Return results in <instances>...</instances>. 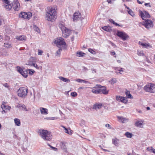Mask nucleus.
<instances>
[{"mask_svg": "<svg viewBox=\"0 0 155 155\" xmlns=\"http://www.w3.org/2000/svg\"><path fill=\"white\" fill-rule=\"evenodd\" d=\"M56 11L53 8H50L46 13V18L48 21H53L56 18Z\"/></svg>", "mask_w": 155, "mask_h": 155, "instance_id": "nucleus-1", "label": "nucleus"}, {"mask_svg": "<svg viewBox=\"0 0 155 155\" xmlns=\"http://www.w3.org/2000/svg\"><path fill=\"white\" fill-rule=\"evenodd\" d=\"M39 132L41 137L44 140L50 141L52 139V135L50 132L45 130H41Z\"/></svg>", "mask_w": 155, "mask_h": 155, "instance_id": "nucleus-2", "label": "nucleus"}, {"mask_svg": "<svg viewBox=\"0 0 155 155\" xmlns=\"http://www.w3.org/2000/svg\"><path fill=\"white\" fill-rule=\"evenodd\" d=\"M28 92V88L24 87H20L17 91L18 96L22 98H25L27 96Z\"/></svg>", "mask_w": 155, "mask_h": 155, "instance_id": "nucleus-3", "label": "nucleus"}, {"mask_svg": "<svg viewBox=\"0 0 155 155\" xmlns=\"http://www.w3.org/2000/svg\"><path fill=\"white\" fill-rule=\"evenodd\" d=\"M59 26L62 31V36L64 38H67L71 33L72 31L66 28L63 24H60Z\"/></svg>", "mask_w": 155, "mask_h": 155, "instance_id": "nucleus-4", "label": "nucleus"}, {"mask_svg": "<svg viewBox=\"0 0 155 155\" xmlns=\"http://www.w3.org/2000/svg\"><path fill=\"white\" fill-rule=\"evenodd\" d=\"M144 89L147 92L154 93L155 92V84L149 83L144 86Z\"/></svg>", "mask_w": 155, "mask_h": 155, "instance_id": "nucleus-5", "label": "nucleus"}, {"mask_svg": "<svg viewBox=\"0 0 155 155\" xmlns=\"http://www.w3.org/2000/svg\"><path fill=\"white\" fill-rule=\"evenodd\" d=\"M116 35L123 41L127 40L129 38V36L125 32L122 31H117Z\"/></svg>", "mask_w": 155, "mask_h": 155, "instance_id": "nucleus-6", "label": "nucleus"}, {"mask_svg": "<svg viewBox=\"0 0 155 155\" xmlns=\"http://www.w3.org/2000/svg\"><path fill=\"white\" fill-rule=\"evenodd\" d=\"M55 43L58 46V45H64V47L66 46V43L64 39L61 37H60L56 38L55 40Z\"/></svg>", "mask_w": 155, "mask_h": 155, "instance_id": "nucleus-7", "label": "nucleus"}, {"mask_svg": "<svg viewBox=\"0 0 155 155\" xmlns=\"http://www.w3.org/2000/svg\"><path fill=\"white\" fill-rule=\"evenodd\" d=\"M139 12L140 13V16L143 20H146L145 18H150V14L148 12L146 11H144L143 12H142L140 10H139Z\"/></svg>", "mask_w": 155, "mask_h": 155, "instance_id": "nucleus-8", "label": "nucleus"}, {"mask_svg": "<svg viewBox=\"0 0 155 155\" xmlns=\"http://www.w3.org/2000/svg\"><path fill=\"white\" fill-rule=\"evenodd\" d=\"M147 28L149 29L152 28L153 26V24L152 21L150 20H146L144 23L143 24Z\"/></svg>", "mask_w": 155, "mask_h": 155, "instance_id": "nucleus-9", "label": "nucleus"}, {"mask_svg": "<svg viewBox=\"0 0 155 155\" xmlns=\"http://www.w3.org/2000/svg\"><path fill=\"white\" fill-rule=\"evenodd\" d=\"M17 69L18 71L21 74L24 78H27L28 76V71L27 70L22 69L20 67H18Z\"/></svg>", "mask_w": 155, "mask_h": 155, "instance_id": "nucleus-10", "label": "nucleus"}, {"mask_svg": "<svg viewBox=\"0 0 155 155\" xmlns=\"http://www.w3.org/2000/svg\"><path fill=\"white\" fill-rule=\"evenodd\" d=\"M31 16L32 15L31 13H28V14L27 13L24 12H21L19 14L20 17L24 19H28L31 17Z\"/></svg>", "mask_w": 155, "mask_h": 155, "instance_id": "nucleus-11", "label": "nucleus"}, {"mask_svg": "<svg viewBox=\"0 0 155 155\" xmlns=\"http://www.w3.org/2000/svg\"><path fill=\"white\" fill-rule=\"evenodd\" d=\"M81 14L80 12H75L73 16V21H77L81 18Z\"/></svg>", "mask_w": 155, "mask_h": 155, "instance_id": "nucleus-12", "label": "nucleus"}, {"mask_svg": "<svg viewBox=\"0 0 155 155\" xmlns=\"http://www.w3.org/2000/svg\"><path fill=\"white\" fill-rule=\"evenodd\" d=\"M13 7L15 10L18 11L19 10L20 5L17 0L15 2H13L12 3Z\"/></svg>", "mask_w": 155, "mask_h": 155, "instance_id": "nucleus-13", "label": "nucleus"}, {"mask_svg": "<svg viewBox=\"0 0 155 155\" xmlns=\"http://www.w3.org/2000/svg\"><path fill=\"white\" fill-rule=\"evenodd\" d=\"M1 108L2 109V113H6L8 112V110L11 108V107L8 106H5L3 104L1 105Z\"/></svg>", "mask_w": 155, "mask_h": 155, "instance_id": "nucleus-14", "label": "nucleus"}, {"mask_svg": "<svg viewBox=\"0 0 155 155\" xmlns=\"http://www.w3.org/2000/svg\"><path fill=\"white\" fill-rule=\"evenodd\" d=\"M116 98L117 101H120L124 103H126L127 101L126 98L120 96H116Z\"/></svg>", "mask_w": 155, "mask_h": 155, "instance_id": "nucleus-15", "label": "nucleus"}, {"mask_svg": "<svg viewBox=\"0 0 155 155\" xmlns=\"http://www.w3.org/2000/svg\"><path fill=\"white\" fill-rule=\"evenodd\" d=\"M17 107L20 109H22L23 110L25 111H28V110L26 108V106L24 104H18L17 106Z\"/></svg>", "mask_w": 155, "mask_h": 155, "instance_id": "nucleus-16", "label": "nucleus"}, {"mask_svg": "<svg viewBox=\"0 0 155 155\" xmlns=\"http://www.w3.org/2000/svg\"><path fill=\"white\" fill-rule=\"evenodd\" d=\"M35 58L33 57H31L29 59V60L28 61L27 63L26 64V65H28L30 66H33L35 63L33 62L34 61Z\"/></svg>", "mask_w": 155, "mask_h": 155, "instance_id": "nucleus-17", "label": "nucleus"}, {"mask_svg": "<svg viewBox=\"0 0 155 155\" xmlns=\"http://www.w3.org/2000/svg\"><path fill=\"white\" fill-rule=\"evenodd\" d=\"M143 121H142V120L140 121L139 120H137L135 122L134 125L135 126H136V127H142V126L143 125Z\"/></svg>", "mask_w": 155, "mask_h": 155, "instance_id": "nucleus-18", "label": "nucleus"}, {"mask_svg": "<svg viewBox=\"0 0 155 155\" xmlns=\"http://www.w3.org/2000/svg\"><path fill=\"white\" fill-rule=\"evenodd\" d=\"M124 69L123 68H116L115 69V72L117 74L119 73L120 74H122L124 72Z\"/></svg>", "mask_w": 155, "mask_h": 155, "instance_id": "nucleus-19", "label": "nucleus"}, {"mask_svg": "<svg viewBox=\"0 0 155 155\" xmlns=\"http://www.w3.org/2000/svg\"><path fill=\"white\" fill-rule=\"evenodd\" d=\"M102 28L104 30L109 32H111L112 31L111 27L109 26L103 27H102Z\"/></svg>", "mask_w": 155, "mask_h": 155, "instance_id": "nucleus-20", "label": "nucleus"}, {"mask_svg": "<svg viewBox=\"0 0 155 155\" xmlns=\"http://www.w3.org/2000/svg\"><path fill=\"white\" fill-rule=\"evenodd\" d=\"M16 38L18 40L22 41L23 40L25 41L27 38L24 35H21L17 36Z\"/></svg>", "mask_w": 155, "mask_h": 155, "instance_id": "nucleus-21", "label": "nucleus"}, {"mask_svg": "<svg viewBox=\"0 0 155 155\" xmlns=\"http://www.w3.org/2000/svg\"><path fill=\"white\" fill-rule=\"evenodd\" d=\"M123 123H126V122L128 121V119L124 118L123 117H117Z\"/></svg>", "mask_w": 155, "mask_h": 155, "instance_id": "nucleus-22", "label": "nucleus"}, {"mask_svg": "<svg viewBox=\"0 0 155 155\" xmlns=\"http://www.w3.org/2000/svg\"><path fill=\"white\" fill-rule=\"evenodd\" d=\"M40 110L41 114H48V109L43 107H41Z\"/></svg>", "mask_w": 155, "mask_h": 155, "instance_id": "nucleus-23", "label": "nucleus"}, {"mask_svg": "<svg viewBox=\"0 0 155 155\" xmlns=\"http://www.w3.org/2000/svg\"><path fill=\"white\" fill-rule=\"evenodd\" d=\"M101 90V92L102 93L104 94H107L108 93V91L106 90V87H103V88L100 89Z\"/></svg>", "mask_w": 155, "mask_h": 155, "instance_id": "nucleus-24", "label": "nucleus"}, {"mask_svg": "<svg viewBox=\"0 0 155 155\" xmlns=\"http://www.w3.org/2000/svg\"><path fill=\"white\" fill-rule=\"evenodd\" d=\"M119 140L117 138L113 139V143L116 146H118L119 145Z\"/></svg>", "mask_w": 155, "mask_h": 155, "instance_id": "nucleus-25", "label": "nucleus"}, {"mask_svg": "<svg viewBox=\"0 0 155 155\" xmlns=\"http://www.w3.org/2000/svg\"><path fill=\"white\" fill-rule=\"evenodd\" d=\"M91 91L93 93L95 94H99L101 92V90L100 89H93Z\"/></svg>", "mask_w": 155, "mask_h": 155, "instance_id": "nucleus-26", "label": "nucleus"}, {"mask_svg": "<svg viewBox=\"0 0 155 155\" xmlns=\"http://www.w3.org/2000/svg\"><path fill=\"white\" fill-rule=\"evenodd\" d=\"M59 78L61 81L67 83H69L70 82V80L67 79V78H64L62 77H59Z\"/></svg>", "mask_w": 155, "mask_h": 155, "instance_id": "nucleus-27", "label": "nucleus"}, {"mask_svg": "<svg viewBox=\"0 0 155 155\" xmlns=\"http://www.w3.org/2000/svg\"><path fill=\"white\" fill-rule=\"evenodd\" d=\"M85 54L82 52H77V56L79 57H82L84 56Z\"/></svg>", "mask_w": 155, "mask_h": 155, "instance_id": "nucleus-28", "label": "nucleus"}, {"mask_svg": "<svg viewBox=\"0 0 155 155\" xmlns=\"http://www.w3.org/2000/svg\"><path fill=\"white\" fill-rule=\"evenodd\" d=\"M14 122L15 124L18 126H19L21 125V123L20 120L17 118H15L14 119Z\"/></svg>", "mask_w": 155, "mask_h": 155, "instance_id": "nucleus-29", "label": "nucleus"}, {"mask_svg": "<svg viewBox=\"0 0 155 155\" xmlns=\"http://www.w3.org/2000/svg\"><path fill=\"white\" fill-rule=\"evenodd\" d=\"M125 94L128 98L131 99L133 98V97L132 96L131 94L130 93L129 91H127V92H126Z\"/></svg>", "mask_w": 155, "mask_h": 155, "instance_id": "nucleus-30", "label": "nucleus"}, {"mask_svg": "<svg viewBox=\"0 0 155 155\" xmlns=\"http://www.w3.org/2000/svg\"><path fill=\"white\" fill-rule=\"evenodd\" d=\"M101 105L100 104H95L94 105L93 108L96 109H100L101 107Z\"/></svg>", "mask_w": 155, "mask_h": 155, "instance_id": "nucleus-31", "label": "nucleus"}, {"mask_svg": "<svg viewBox=\"0 0 155 155\" xmlns=\"http://www.w3.org/2000/svg\"><path fill=\"white\" fill-rule=\"evenodd\" d=\"M125 135L128 138H131L132 136V133L128 132H126L125 133Z\"/></svg>", "mask_w": 155, "mask_h": 155, "instance_id": "nucleus-32", "label": "nucleus"}, {"mask_svg": "<svg viewBox=\"0 0 155 155\" xmlns=\"http://www.w3.org/2000/svg\"><path fill=\"white\" fill-rule=\"evenodd\" d=\"M139 44L141 45L143 47H146L148 46H149V45L148 44H147L146 43H143L140 41L139 42Z\"/></svg>", "mask_w": 155, "mask_h": 155, "instance_id": "nucleus-33", "label": "nucleus"}, {"mask_svg": "<svg viewBox=\"0 0 155 155\" xmlns=\"http://www.w3.org/2000/svg\"><path fill=\"white\" fill-rule=\"evenodd\" d=\"M5 8L7 9L10 10L12 8L11 5L9 4H7V5H5Z\"/></svg>", "mask_w": 155, "mask_h": 155, "instance_id": "nucleus-34", "label": "nucleus"}, {"mask_svg": "<svg viewBox=\"0 0 155 155\" xmlns=\"http://www.w3.org/2000/svg\"><path fill=\"white\" fill-rule=\"evenodd\" d=\"M128 12V13L133 17H134L135 16V15L134 12H133L130 9Z\"/></svg>", "mask_w": 155, "mask_h": 155, "instance_id": "nucleus-35", "label": "nucleus"}, {"mask_svg": "<svg viewBox=\"0 0 155 155\" xmlns=\"http://www.w3.org/2000/svg\"><path fill=\"white\" fill-rule=\"evenodd\" d=\"M60 145L61 146V148L62 149L64 150L66 149L65 144L64 143L61 142V143Z\"/></svg>", "mask_w": 155, "mask_h": 155, "instance_id": "nucleus-36", "label": "nucleus"}, {"mask_svg": "<svg viewBox=\"0 0 155 155\" xmlns=\"http://www.w3.org/2000/svg\"><path fill=\"white\" fill-rule=\"evenodd\" d=\"M76 81H77V82H84L85 83H87L88 82L87 81H85L84 80H82V79H77L76 80Z\"/></svg>", "mask_w": 155, "mask_h": 155, "instance_id": "nucleus-37", "label": "nucleus"}, {"mask_svg": "<svg viewBox=\"0 0 155 155\" xmlns=\"http://www.w3.org/2000/svg\"><path fill=\"white\" fill-rule=\"evenodd\" d=\"M27 70L28 71V73L29 72V73L30 75H33L34 72H35L34 70L31 69H27Z\"/></svg>", "mask_w": 155, "mask_h": 155, "instance_id": "nucleus-38", "label": "nucleus"}, {"mask_svg": "<svg viewBox=\"0 0 155 155\" xmlns=\"http://www.w3.org/2000/svg\"><path fill=\"white\" fill-rule=\"evenodd\" d=\"M63 127L64 129V130H65V133L69 134H71V130L70 129H69L70 131V132H69L68 130L64 126H63Z\"/></svg>", "mask_w": 155, "mask_h": 155, "instance_id": "nucleus-39", "label": "nucleus"}, {"mask_svg": "<svg viewBox=\"0 0 155 155\" xmlns=\"http://www.w3.org/2000/svg\"><path fill=\"white\" fill-rule=\"evenodd\" d=\"M34 30L37 32L39 33L40 32V30L39 28L36 26H35L34 27Z\"/></svg>", "mask_w": 155, "mask_h": 155, "instance_id": "nucleus-40", "label": "nucleus"}, {"mask_svg": "<svg viewBox=\"0 0 155 155\" xmlns=\"http://www.w3.org/2000/svg\"><path fill=\"white\" fill-rule=\"evenodd\" d=\"M137 53L138 55L140 56H142L144 55V54L143 52V51H138Z\"/></svg>", "mask_w": 155, "mask_h": 155, "instance_id": "nucleus-41", "label": "nucleus"}, {"mask_svg": "<svg viewBox=\"0 0 155 155\" xmlns=\"http://www.w3.org/2000/svg\"><path fill=\"white\" fill-rule=\"evenodd\" d=\"M62 51V49L61 48H59L58 50L56 53V55L57 56L58 55L60 56V55L61 51Z\"/></svg>", "mask_w": 155, "mask_h": 155, "instance_id": "nucleus-42", "label": "nucleus"}, {"mask_svg": "<svg viewBox=\"0 0 155 155\" xmlns=\"http://www.w3.org/2000/svg\"><path fill=\"white\" fill-rule=\"evenodd\" d=\"M4 46L6 48H9L11 47V45L8 43H4Z\"/></svg>", "mask_w": 155, "mask_h": 155, "instance_id": "nucleus-43", "label": "nucleus"}, {"mask_svg": "<svg viewBox=\"0 0 155 155\" xmlns=\"http://www.w3.org/2000/svg\"><path fill=\"white\" fill-rule=\"evenodd\" d=\"M71 95L73 97H75L77 96V94L76 92H72L71 94Z\"/></svg>", "mask_w": 155, "mask_h": 155, "instance_id": "nucleus-44", "label": "nucleus"}, {"mask_svg": "<svg viewBox=\"0 0 155 155\" xmlns=\"http://www.w3.org/2000/svg\"><path fill=\"white\" fill-rule=\"evenodd\" d=\"M43 52V51H42L41 50H38V55H42V53Z\"/></svg>", "mask_w": 155, "mask_h": 155, "instance_id": "nucleus-45", "label": "nucleus"}, {"mask_svg": "<svg viewBox=\"0 0 155 155\" xmlns=\"http://www.w3.org/2000/svg\"><path fill=\"white\" fill-rule=\"evenodd\" d=\"M48 145L50 146V147L53 150L55 151H57L58 149L57 148L51 146L49 144H48Z\"/></svg>", "mask_w": 155, "mask_h": 155, "instance_id": "nucleus-46", "label": "nucleus"}, {"mask_svg": "<svg viewBox=\"0 0 155 155\" xmlns=\"http://www.w3.org/2000/svg\"><path fill=\"white\" fill-rule=\"evenodd\" d=\"M117 80L116 79V78H113L112 79V81H111V84H114V83H115L117 81Z\"/></svg>", "mask_w": 155, "mask_h": 155, "instance_id": "nucleus-47", "label": "nucleus"}, {"mask_svg": "<svg viewBox=\"0 0 155 155\" xmlns=\"http://www.w3.org/2000/svg\"><path fill=\"white\" fill-rule=\"evenodd\" d=\"M35 68H36L37 69H39V67H38V65L36 64V63H35L33 66Z\"/></svg>", "mask_w": 155, "mask_h": 155, "instance_id": "nucleus-48", "label": "nucleus"}, {"mask_svg": "<svg viewBox=\"0 0 155 155\" xmlns=\"http://www.w3.org/2000/svg\"><path fill=\"white\" fill-rule=\"evenodd\" d=\"M144 5L146 6H149L150 7H151L150 3H145L144 4Z\"/></svg>", "mask_w": 155, "mask_h": 155, "instance_id": "nucleus-49", "label": "nucleus"}, {"mask_svg": "<svg viewBox=\"0 0 155 155\" xmlns=\"http://www.w3.org/2000/svg\"><path fill=\"white\" fill-rule=\"evenodd\" d=\"M3 2H4L5 4H9V1L8 0H2Z\"/></svg>", "mask_w": 155, "mask_h": 155, "instance_id": "nucleus-50", "label": "nucleus"}, {"mask_svg": "<svg viewBox=\"0 0 155 155\" xmlns=\"http://www.w3.org/2000/svg\"><path fill=\"white\" fill-rule=\"evenodd\" d=\"M88 51L89 52H91V53H93V52H94V51L91 48H89L88 49Z\"/></svg>", "mask_w": 155, "mask_h": 155, "instance_id": "nucleus-51", "label": "nucleus"}, {"mask_svg": "<svg viewBox=\"0 0 155 155\" xmlns=\"http://www.w3.org/2000/svg\"><path fill=\"white\" fill-rule=\"evenodd\" d=\"M109 21L111 23H113V24H114L115 22L112 19H109Z\"/></svg>", "mask_w": 155, "mask_h": 155, "instance_id": "nucleus-52", "label": "nucleus"}, {"mask_svg": "<svg viewBox=\"0 0 155 155\" xmlns=\"http://www.w3.org/2000/svg\"><path fill=\"white\" fill-rule=\"evenodd\" d=\"M3 85L6 87L8 88L9 87V86L8 85V84L7 83H5Z\"/></svg>", "mask_w": 155, "mask_h": 155, "instance_id": "nucleus-53", "label": "nucleus"}, {"mask_svg": "<svg viewBox=\"0 0 155 155\" xmlns=\"http://www.w3.org/2000/svg\"><path fill=\"white\" fill-rule=\"evenodd\" d=\"M105 127H106L108 128H111V127H110V124H106Z\"/></svg>", "mask_w": 155, "mask_h": 155, "instance_id": "nucleus-54", "label": "nucleus"}, {"mask_svg": "<svg viewBox=\"0 0 155 155\" xmlns=\"http://www.w3.org/2000/svg\"><path fill=\"white\" fill-rule=\"evenodd\" d=\"M151 150L152 152L154 153H155V149L152 148V147H151Z\"/></svg>", "mask_w": 155, "mask_h": 155, "instance_id": "nucleus-55", "label": "nucleus"}, {"mask_svg": "<svg viewBox=\"0 0 155 155\" xmlns=\"http://www.w3.org/2000/svg\"><path fill=\"white\" fill-rule=\"evenodd\" d=\"M101 137H104V138H105L106 137L105 135L102 134H101Z\"/></svg>", "mask_w": 155, "mask_h": 155, "instance_id": "nucleus-56", "label": "nucleus"}, {"mask_svg": "<svg viewBox=\"0 0 155 155\" xmlns=\"http://www.w3.org/2000/svg\"><path fill=\"white\" fill-rule=\"evenodd\" d=\"M137 2L139 4H142L143 3V2H140L139 0H137Z\"/></svg>", "mask_w": 155, "mask_h": 155, "instance_id": "nucleus-57", "label": "nucleus"}, {"mask_svg": "<svg viewBox=\"0 0 155 155\" xmlns=\"http://www.w3.org/2000/svg\"><path fill=\"white\" fill-rule=\"evenodd\" d=\"M147 150L148 151H150L151 150V147H148L147 148Z\"/></svg>", "mask_w": 155, "mask_h": 155, "instance_id": "nucleus-58", "label": "nucleus"}, {"mask_svg": "<svg viewBox=\"0 0 155 155\" xmlns=\"http://www.w3.org/2000/svg\"><path fill=\"white\" fill-rule=\"evenodd\" d=\"M114 25H115L116 26H122L121 25H120L119 24L117 23L116 22H115V23L114 24Z\"/></svg>", "mask_w": 155, "mask_h": 155, "instance_id": "nucleus-59", "label": "nucleus"}, {"mask_svg": "<svg viewBox=\"0 0 155 155\" xmlns=\"http://www.w3.org/2000/svg\"><path fill=\"white\" fill-rule=\"evenodd\" d=\"M123 2H131V0H122Z\"/></svg>", "mask_w": 155, "mask_h": 155, "instance_id": "nucleus-60", "label": "nucleus"}, {"mask_svg": "<svg viewBox=\"0 0 155 155\" xmlns=\"http://www.w3.org/2000/svg\"><path fill=\"white\" fill-rule=\"evenodd\" d=\"M111 54L113 55H114L116 54L115 53L114 51H113L111 52Z\"/></svg>", "mask_w": 155, "mask_h": 155, "instance_id": "nucleus-61", "label": "nucleus"}, {"mask_svg": "<svg viewBox=\"0 0 155 155\" xmlns=\"http://www.w3.org/2000/svg\"><path fill=\"white\" fill-rule=\"evenodd\" d=\"M102 150H103V151H105V152H106V151H108V152H109L110 151H109L107 150H106V149H102Z\"/></svg>", "mask_w": 155, "mask_h": 155, "instance_id": "nucleus-62", "label": "nucleus"}, {"mask_svg": "<svg viewBox=\"0 0 155 155\" xmlns=\"http://www.w3.org/2000/svg\"><path fill=\"white\" fill-rule=\"evenodd\" d=\"M111 0H107V1L109 3H111Z\"/></svg>", "mask_w": 155, "mask_h": 155, "instance_id": "nucleus-63", "label": "nucleus"}, {"mask_svg": "<svg viewBox=\"0 0 155 155\" xmlns=\"http://www.w3.org/2000/svg\"><path fill=\"white\" fill-rule=\"evenodd\" d=\"M3 37L0 34V40L3 39Z\"/></svg>", "mask_w": 155, "mask_h": 155, "instance_id": "nucleus-64", "label": "nucleus"}]
</instances>
